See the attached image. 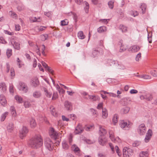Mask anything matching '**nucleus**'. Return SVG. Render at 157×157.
Returning <instances> with one entry per match:
<instances>
[{"instance_id": "1", "label": "nucleus", "mask_w": 157, "mask_h": 157, "mask_svg": "<svg viewBox=\"0 0 157 157\" xmlns=\"http://www.w3.org/2000/svg\"><path fill=\"white\" fill-rule=\"evenodd\" d=\"M29 144L31 147L37 149L42 145L43 140L40 136H35L30 140Z\"/></svg>"}, {"instance_id": "2", "label": "nucleus", "mask_w": 157, "mask_h": 157, "mask_svg": "<svg viewBox=\"0 0 157 157\" xmlns=\"http://www.w3.org/2000/svg\"><path fill=\"white\" fill-rule=\"evenodd\" d=\"M120 125L122 128L127 130L130 128L132 124L128 121L121 120L120 122Z\"/></svg>"}, {"instance_id": "3", "label": "nucleus", "mask_w": 157, "mask_h": 157, "mask_svg": "<svg viewBox=\"0 0 157 157\" xmlns=\"http://www.w3.org/2000/svg\"><path fill=\"white\" fill-rule=\"evenodd\" d=\"M133 150L131 148L124 147L123 149V154L124 157H129L133 154Z\"/></svg>"}, {"instance_id": "4", "label": "nucleus", "mask_w": 157, "mask_h": 157, "mask_svg": "<svg viewBox=\"0 0 157 157\" xmlns=\"http://www.w3.org/2000/svg\"><path fill=\"white\" fill-rule=\"evenodd\" d=\"M147 131L146 128L144 124H140L138 127L137 132L140 135H143L145 134Z\"/></svg>"}, {"instance_id": "5", "label": "nucleus", "mask_w": 157, "mask_h": 157, "mask_svg": "<svg viewBox=\"0 0 157 157\" xmlns=\"http://www.w3.org/2000/svg\"><path fill=\"white\" fill-rule=\"evenodd\" d=\"M44 144L46 147L49 150L51 151L53 149V143L49 138H46L45 139Z\"/></svg>"}, {"instance_id": "6", "label": "nucleus", "mask_w": 157, "mask_h": 157, "mask_svg": "<svg viewBox=\"0 0 157 157\" xmlns=\"http://www.w3.org/2000/svg\"><path fill=\"white\" fill-rule=\"evenodd\" d=\"M28 132V130L26 127H23L19 130V136L21 139H23L27 135Z\"/></svg>"}, {"instance_id": "7", "label": "nucleus", "mask_w": 157, "mask_h": 157, "mask_svg": "<svg viewBox=\"0 0 157 157\" xmlns=\"http://www.w3.org/2000/svg\"><path fill=\"white\" fill-rule=\"evenodd\" d=\"M18 88L20 90H21L25 93H26L28 90L27 86L24 82H19Z\"/></svg>"}, {"instance_id": "8", "label": "nucleus", "mask_w": 157, "mask_h": 157, "mask_svg": "<svg viewBox=\"0 0 157 157\" xmlns=\"http://www.w3.org/2000/svg\"><path fill=\"white\" fill-rule=\"evenodd\" d=\"M83 130L82 124L79 123L75 128L74 133L75 134H81Z\"/></svg>"}, {"instance_id": "9", "label": "nucleus", "mask_w": 157, "mask_h": 157, "mask_svg": "<svg viewBox=\"0 0 157 157\" xmlns=\"http://www.w3.org/2000/svg\"><path fill=\"white\" fill-rule=\"evenodd\" d=\"M152 135V132L151 129H149L147 131L146 136L144 139V141L147 143L151 139Z\"/></svg>"}, {"instance_id": "10", "label": "nucleus", "mask_w": 157, "mask_h": 157, "mask_svg": "<svg viewBox=\"0 0 157 157\" xmlns=\"http://www.w3.org/2000/svg\"><path fill=\"white\" fill-rule=\"evenodd\" d=\"M99 144L102 145H105L107 142V139L103 136H99L98 140Z\"/></svg>"}, {"instance_id": "11", "label": "nucleus", "mask_w": 157, "mask_h": 157, "mask_svg": "<svg viewBox=\"0 0 157 157\" xmlns=\"http://www.w3.org/2000/svg\"><path fill=\"white\" fill-rule=\"evenodd\" d=\"M140 49V46L136 45H134L130 47L128 50L131 52H135L139 51Z\"/></svg>"}, {"instance_id": "12", "label": "nucleus", "mask_w": 157, "mask_h": 157, "mask_svg": "<svg viewBox=\"0 0 157 157\" xmlns=\"http://www.w3.org/2000/svg\"><path fill=\"white\" fill-rule=\"evenodd\" d=\"M49 133L50 135L52 138L56 139L57 137L58 133L55 130L54 128H50Z\"/></svg>"}, {"instance_id": "13", "label": "nucleus", "mask_w": 157, "mask_h": 157, "mask_svg": "<svg viewBox=\"0 0 157 157\" xmlns=\"http://www.w3.org/2000/svg\"><path fill=\"white\" fill-rule=\"evenodd\" d=\"M11 42L14 48L17 50H19L20 49V44L16 42L14 39H12L11 40Z\"/></svg>"}, {"instance_id": "14", "label": "nucleus", "mask_w": 157, "mask_h": 157, "mask_svg": "<svg viewBox=\"0 0 157 157\" xmlns=\"http://www.w3.org/2000/svg\"><path fill=\"white\" fill-rule=\"evenodd\" d=\"M41 63L43 66L45 68L46 70L48 71L49 72L53 74L54 71L51 69L50 67L48 66L47 64L44 61H42Z\"/></svg>"}, {"instance_id": "15", "label": "nucleus", "mask_w": 157, "mask_h": 157, "mask_svg": "<svg viewBox=\"0 0 157 157\" xmlns=\"http://www.w3.org/2000/svg\"><path fill=\"white\" fill-rule=\"evenodd\" d=\"M99 134L100 136L101 137L104 136L106 133V131L105 129L103 128L101 126H99Z\"/></svg>"}, {"instance_id": "16", "label": "nucleus", "mask_w": 157, "mask_h": 157, "mask_svg": "<svg viewBox=\"0 0 157 157\" xmlns=\"http://www.w3.org/2000/svg\"><path fill=\"white\" fill-rule=\"evenodd\" d=\"M50 111L51 114L55 117H57L58 114L55 109L53 106H51L50 108Z\"/></svg>"}, {"instance_id": "17", "label": "nucleus", "mask_w": 157, "mask_h": 157, "mask_svg": "<svg viewBox=\"0 0 157 157\" xmlns=\"http://www.w3.org/2000/svg\"><path fill=\"white\" fill-rule=\"evenodd\" d=\"M65 107L67 110H71L72 109V105L71 103L68 101H65L64 104Z\"/></svg>"}, {"instance_id": "18", "label": "nucleus", "mask_w": 157, "mask_h": 157, "mask_svg": "<svg viewBox=\"0 0 157 157\" xmlns=\"http://www.w3.org/2000/svg\"><path fill=\"white\" fill-rule=\"evenodd\" d=\"M0 103L3 105H4L6 103V101L5 97L3 94L0 95Z\"/></svg>"}, {"instance_id": "19", "label": "nucleus", "mask_w": 157, "mask_h": 157, "mask_svg": "<svg viewBox=\"0 0 157 157\" xmlns=\"http://www.w3.org/2000/svg\"><path fill=\"white\" fill-rule=\"evenodd\" d=\"M72 150L74 151V152L77 154H79L80 151V149L75 144L72 145L71 147Z\"/></svg>"}, {"instance_id": "20", "label": "nucleus", "mask_w": 157, "mask_h": 157, "mask_svg": "<svg viewBox=\"0 0 157 157\" xmlns=\"http://www.w3.org/2000/svg\"><path fill=\"white\" fill-rule=\"evenodd\" d=\"M46 28V27L45 26H41L39 27L36 26L34 28V30L37 32H39L44 30Z\"/></svg>"}, {"instance_id": "21", "label": "nucleus", "mask_w": 157, "mask_h": 157, "mask_svg": "<svg viewBox=\"0 0 157 157\" xmlns=\"http://www.w3.org/2000/svg\"><path fill=\"white\" fill-rule=\"evenodd\" d=\"M29 19L30 21L32 22H40L41 20V18L40 17L36 18L35 17H32L30 18Z\"/></svg>"}, {"instance_id": "22", "label": "nucleus", "mask_w": 157, "mask_h": 157, "mask_svg": "<svg viewBox=\"0 0 157 157\" xmlns=\"http://www.w3.org/2000/svg\"><path fill=\"white\" fill-rule=\"evenodd\" d=\"M116 64V65L115 67L118 69H124L125 68V66L120 62L117 61Z\"/></svg>"}, {"instance_id": "23", "label": "nucleus", "mask_w": 157, "mask_h": 157, "mask_svg": "<svg viewBox=\"0 0 157 157\" xmlns=\"http://www.w3.org/2000/svg\"><path fill=\"white\" fill-rule=\"evenodd\" d=\"M117 62V61H115L112 59H108V63L110 66H112L115 67L116 65V63Z\"/></svg>"}, {"instance_id": "24", "label": "nucleus", "mask_w": 157, "mask_h": 157, "mask_svg": "<svg viewBox=\"0 0 157 157\" xmlns=\"http://www.w3.org/2000/svg\"><path fill=\"white\" fill-rule=\"evenodd\" d=\"M107 28L105 26H102L98 28L97 31L99 33H102L105 32L107 31Z\"/></svg>"}, {"instance_id": "25", "label": "nucleus", "mask_w": 157, "mask_h": 157, "mask_svg": "<svg viewBox=\"0 0 157 157\" xmlns=\"http://www.w3.org/2000/svg\"><path fill=\"white\" fill-rule=\"evenodd\" d=\"M149 155L148 152L147 151H141L139 154L140 157H148Z\"/></svg>"}, {"instance_id": "26", "label": "nucleus", "mask_w": 157, "mask_h": 157, "mask_svg": "<svg viewBox=\"0 0 157 157\" xmlns=\"http://www.w3.org/2000/svg\"><path fill=\"white\" fill-rule=\"evenodd\" d=\"M130 109V108L128 107H125L121 110V112L123 114H126L128 113Z\"/></svg>"}, {"instance_id": "27", "label": "nucleus", "mask_w": 157, "mask_h": 157, "mask_svg": "<svg viewBox=\"0 0 157 157\" xmlns=\"http://www.w3.org/2000/svg\"><path fill=\"white\" fill-rule=\"evenodd\" d=\"M119 29L123 33L126 32L127 31V27L123 25H121L119 26Z\"/></svg>"}, {"instance_id": "28", "label": "nucleus", "mask_w": 157, "mask_h": 157, "mask_svg": "<svg viewBox=\"0 0 157 157\" xmlns=\"http://www.w3.org/2000/svg\"><path fill=\"white\" fill-rule=\"evenodd\" d=\"M109 137L110 139L113 141H114V142L115 143L116 140L117 139H119V138H116L115 139L114 138V135L113 132L111 131L109 132Z\"/></svg>"}, {"instance_id": "29", "label": "nucleus", "mask_w": 157, "mask_h": 157, "mask_svg": "<svg viewBox=\"0 0 157 157\" xmlns=\"http://www.w3.org/2000/svg\"><path fill=\"white\" fill-rule=\"evenodd\" d=\"M100 53L98 49H94L92 52V56L93 57L97 56Z\"/></svg>"}, {"instance_id": "30", "label": "nucleus", "mask_w": 157, "mask_h": 157, "mask_svg": "<svg viewBox=\"0 0 157 157\" xmlns=\"http://www.w3.org/2000/svg\"><path fill=\"white\" fill-rule=\"evenodd\" d=\"M43 90L45 92V94L46 96L48 98H50L52 96V93L49 92L47 89L44 87L43 88Z\"/></svg>"}, {"instance_id": "31", "label": "nucleus", "mask_w": 157, "mask_h": 157, "mask_svg": "<svg viewBox=\"0 0 157 157\" xmlns=\"http://www.w3.org/2000/svg\"><path fill=\"white\" fill-rule=\"evenodd\" d=\"M118 118V115L117 114H114L112 119L114 125H115L117 123Z\"/></svg>"}, {"instance_id": "32", "label": "nucleus", "mask_w": 157, "mask_h": 157, "mask_svg": "<svg viewBox=\"0 0 157 157\" xmlns=\"http://www.w3.org/2000/svg\"><path fill=\"white\" fill-rule=\"evenodd\" d=\"M30 125L31 128H34L36 125V124L34 119H31L30 121Z\"/></svg>"}, {"instance_id": "33", "label": "nucleus", "mask_w": 157, "mask_h": 157, "mask_svg": "<svg viewBox=\"0 0 157 157\" xmlns=\"http://www.w3.org/2000/svg\"><path fill=\"white\" fill-rule=\"evenodd\" d=\"M88 97L90 99L93 101L98 100L100 99L99 97L98 96L88 95Z\"/></svg>"}, {"instance_id": "34", "label": "nucleus", "mask_w": 157, "mask_h": 157, "mask_svg": "<svg viewBox=\"0 0 157 157\" xmlns=\"http://www.w3.org/2000/svg\"><path fill=\"white\" fill-rule=\"evenodd\" d=\"M108 116L107 111L105 108L102 109V117L103 118H106Z\"/></svg>"}, {"instance_id": "35", "label": "nucleus", "mask_w": 157, "mask_h": 157, "mask_svg": "<svg viewBox=\"0 0 157 157\" xmlns=\"http://www.w3.org/2000/svg\"><path fill=\"white\" fill-rule=\"evenodd\" d=\"M78 36L81 39H83L85 37V36L84 34L82 31H80L78 33Z\"/></svg>"}, {"instance_id": "36", "label": "nucleus", "mask_w": 157, "mask_h": 157, "mask_svg": "<svg viewBox=\"0 0 157 157\" xmlns=\"http://www.w3.org/2000/svg\"><path fill=\"white\" fill-rule=\"evenodd\" d=\"M41 96V94L39 91H36L33 92V96L35 98H38Z\"/></svg>"}, {"instance_id": "37", "label": "nucleus", "mask_w": 157, "mask_h": 157, "mask_svg": "<svg viewBox=\"0 0 157 157\" xmlns=\"http://www.w3.org/2000/svg\"><path fill=\"white\" fill-rule=\"evenodd\" d=\"M147 6L146 4L143 3L141 4L140 6V8L141 9L142 13L144 14L145 12Z\"/></svg>"}, {"instance_id": "38", "label": "nucleus", "mask_w": 157, "mask_h": 157, "mask_svg": "<svg viewBox=\"0 0 157 157\" xmlns=\"http://www.w3.org/2000/svg\"><path fill=\"white\" fill-rule=\"evenodd\" d=\"M15 99L19 103H21L22 102L23 98L18 95H16L15 97Z\"/></svg>"}, {"instance_id": "39", "label": "nucleus", "mask_w": 157, "mask_h": 157, "mask_svg": "<svg viewBox=\"0 0 157 157\" xmlns=\"http://www.w3.org/2000/svg\"><path fill=\"white\" fill-rule=\"evenodd\" d=\"M145 100L147 101H150L152 99V97L151 94H145Z\"/></svg>"}, {"instance_id": "40", "label": "nucleus", "mask_w": 157, "mask_h": 157, "mask_svg": "<svg viewBox=\"0 0 157 157\" xmlns=\"http://www.w3.org/2000/svg\"><path fill=\"white\" fill-rule=\"evenodd\" d=\"M0 88L3 91H5L6 90V86L5 83L3 82L0 84Z\"/></svg>"}, {"instance_id": "41", "label": "nucleus", "mask_w": 157, "mask_h": 157, "mask_svg": "<svg viewBox=\"0 0 157 157\" xmlns=\"http://www.w3.org/2000/svg\"><path fill=\"white\" fill-rule=\"evenodd\" d=\"M13 128V124L12 123H10L7 126V128L9 132H11Z\"/></svg>"}, {"instance_id": "42", "label": "nucleus", "mask_w": 157, "mask_h": 157, "mask_svg": "<svg viewBox=\"0 0 157 157\" xmlns=\"http://www.w3.org/2000/svg\"><path fill=\"white\" fill-rule=\"evenodd\" d=\"M39 84V81L37 79L35 78L32 80V85L35 87L38 86Z\"/></svg>"}, {"instance_id": "43", "label": "nucleus", "mask_w": 157, "mask_h": 157, "mask_svg": "<svg viewBox=\"0 0 157 157\" xmlns=\"http://www.w3.org/2000/svg\"><path fill=\"white\" fill-rule=\"evenodd\" d=\"M10 76L11 78H13L15 76V73L14 69L12 67L10 69Z\"/></svg>"}, {"instance_id": "44", "label": "nucleus", "mask_w": 157, "mask_h": 157, "mask_svg": "<svg viewBox=\"0 0 157 157\" xmlns=\"http://www.w3.org/2000/svg\"><path fill=\"white\" fill-rule=\"evenodd\" d=\"M86 6L84 7V10L86 13H87L88 12L89 9V4L88 2H84Z\"/></svg>"}, {"instance_id": "45", "label": "nucleus", "mask_w": 157, "mask_h": 157, "mask_svg": "<svg viewBox=\"0 0 157 157\" xmlns=\"http://www.w3.org/2000/svg\"><path fill=\"white\" fill-rule=\"evenodd\" d=\"M94 128V125H90L86 127L85 128V129L87 131H90L93 130Z\"/></svg>"}, {"instance_id": "46", "label": "nucleus", "mask_w": 157, "mask_h": 157, "mask_svg": "<svg viewBox=\"0 0 157 157\" xmlns=\"http://www.w3.org/2000/svg\"><path fill=\"white\" fill-rule=\"evenodd\" d=\"M8 114V112H6L3 114L1 116V121H4Z\"/></svg>"}, {"instance_id": "47", "label": "nucleus", "mask_w": 157, "mask_h": 157, "mask_svg": "<svg viewBox=\"0 0 157 157\" xmlns=\"http://www.w3.org/2000/svg\"><path fill=\"white\" fill-rule=\"evenodd\" d=\"M62 146L63 148L65 150L67 149L69 147L68 145L65 141H63L62 143Z\"/></svg>"}, {"instance_id": "48", "label": "nucleus", "mask_w": 157, "mask_h": 157, "mask_svg": "<svg viewBox=\"0 0 157 157\" xmlns=\"http://www.w3.org/2000/svg\"><path fill=\"white\" fill-rule=\"evenodd\" d=\"M6 55L8 58H9L12 55V50L8 49L6 51Z\"/></svg>"}, {"instance_id": "49", "label": "nucleus", "mask_w": 157, "mask_h": 157, "mask_svg": "<svg viewBox=\"0 0 157 157\" xmlns=\"http://www.w3.org/2000/svg\"><path fill=\"white\" fill-rule=\"evenodd\" d=\"M35 51L36 52L37 54L39 56L40 55V49L38 47V46L36 45L35 46Z\"/></svg>"}, {"instance_id": "50", "label": "nucleus", "mask_w": 157, "mask_h": 157, "mask_svg": "<svg viewBox=\"0 0 157 157\" xmlns=\"http://www.w3.org/2000/svg\"><path fill=\"white\" fill-rule=\"evenodd\" d=\"M114 2L113 1H109L108 3L109 7L111 9H113V7Z\"/></svg>"}, {"instance_id": "51", "label": "nucleus", "mask_w": 157, "mask_h": 157, "mask_svg": "<svg viewBox=\"0 0 157 157\" xmlns=\"http://www.w3.org/2000/svg\"><path fill=\"white\" fill-rule=\"evenodd\" d=\"M141 54L140 52L136 56V61H139L141 59Z\"/></svg>"}, {"instance_id": "52", "label": "nucleus", "mask_w": 157, "mask_h": 157, "mask_svg": "<svg viewBox=\"0 0 157 157\" xmlns=\"http://www.w3.org/2000/svg\"><path fill=\"white\" fill-rule=\"evenodd\" d=\"M68 22L66 19L61 21V25L62 26H65L68 24Z\"/></svg>"}, {"instance_id": "53", "label": "nucleus", "mask_w": 157, "mask_h": 157, "mask_svg": "<svg viewBox=\"0 0 157 157\" xmlns=\"http://www.w3.org/2000/svg\"><path fill=\"white\" fill-rule=\"evenodd\" d=\"M9 90L10 93L13 94L14 92V89L13 85L12 84H10L9 86Z\"/></svg>"}, {"instance_id": "54", "label": "nucleus", "mask_w": 157, "mask_h": 157, "mask_svg": "<svg viewBox=\"0 0 157 157\" xmlns=\"http://www.w3.org/2000/svg\"><path fill=\"white\" fill-rule=\"evenodd\" d=\"M24 106L26 108H28L31 106V104L30 102L28 101H25L24 102Z\"/></svg>"}, {"instance_id": "55", "label": "nucleus", "mask_w": 157, "mask_h": 157, "mask_svg": "<svg viewBox=\"0 0 157 157\" xmlns=\"http://www.w3.org/2000/svg\"><path fill=\"white\" fill-rule=\"evenodd\" d=\"M48 36L47 34L41 35L40 36L41 39L42 41H44L47 39Z\"/></svg>"}, {"instance_id": "56", "label": "nucleus", "mask_w": 157, "mask_h": 157, "mask_svg": "<svg viewBox=\"0 0 157 157\" xmlns=\"http://www.w3.org/2000/svg\"><path fill=\"white\" fill-rule=\"evenodd\" d=\"M115 148L116 150V152L117 153V155L119 156H121V153L119 151V150L118 147L117 146H115Z\"/></svg>"}, {"instance_id": "57", "label": "nucleus", "mask_w": 157, "mask_h": 157, "mask_svg": "<svg viewBox=\"0 0 157 157\" xmlns=\"http://www.w3.org/2000/svg\"><path fill=\"white\" fill-rule=\"evenodd\" d=\"M101 92H103V93H104V94H109L110 96H112L115 97H116V94H114L112 93H109L107 92H106V91H103V90L101 91Z\"/></svg>"}, {"instance_id": "58", "label": "nucleus", "mask_w": 157, "mask_h": 157, "mask_svg": "<svg viewBox=\"0 0 157 157\" xmlns=\"http://www.w3.org/2000/svg\"><path fill=\"white\" fill-rule=\"evenodd\" d=\"M126 47L124 45H121L120 47V52H123L126 50Z\"/></svg>"}, {"instance_id": "59", "label": "nucleus", "mask_w": 157, "mask_h": 157, "mask_svg": "<svg viewBox=\"0 0 157 157\" xmlns=\"http://www.w3.org/2000/svg\"><path fill=\"white\" fill-rule=\"evenodd\" d=\"M58 97V94L57 93H54L53 94L52 99L53 100H56Z\"/></svg>"}, {"instance_id": "60", "label": "nucleus", "mask_w": 157, "mask_h": 157, "mask_svg": "<svg viewBox=\"0 0 157 157\" xmlns=\"http://www.w3.org/2000/svg\"><path fill=\"white\" fill-rule=\"evenodd\" d=\"M140 143L138 141H136L132 144V145L134 147H136L139 146Z\"/></svg>"}, {"instance_id": "61", "label": "nucleus", "mask_w": 157, "mask_h": 157, "mask_svg": "<svg viewBox=\"0 0 157 157\" xmlns=\"http://www.w3.org/2000/svg\"><path fill=\"white\" fill-rule=\"evenodd\" d=\"M11 16L13 18H15V19H17V14L14 12H13L11 11Z\"/></svg>"}, {"instance_id": "62", "label": "nucleus", "mask_w": 157, "mask_h": 157, "mask_svg": "<svg viewBox=\"0 0 157 157\" xmlns=\"http://www.w3.org/2000/svg\"><path fill=\"white\" fill-rule=\"evenodd\" d=\"M4 33L6 34H7L9 35H11V36H12L14 34L13 33L11 32H9L7 30H4Z\"/></svg>"}, {"instance_id": "63", "label": "nucleus", "mask_w": 157, "mask_h": 157, "mask_svg": "<svg viewBox=\"0 0 157 157\" xmlns=\"http://www.w3.org/2000/svg\"><path fill=\"white\" fill-rule=\"evenodd\" d=\"M151 74L154 77H157V74L155 70H153L151 71Z\"/></svg>"}, {"instance_id": "64", "label": "nucleus", "mask_w": 157, "mask_h": 157, "mask_svg": "<svg viewBox=\"0 0 157 157\" xmlns=\"http://www.w3.org/2000/svg\"><path fill=\"white\" fill-rule=\"evenodd\" d=\"M21 27L18 24L15 25V30L16 31H19L20 30Z\"/></svg>"}]
</instances>
